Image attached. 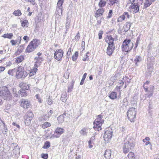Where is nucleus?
Listing matches in <instances>:
<instances>
[{"label":"nucleus","instance_id":"46","mask_svg":"<svg viewBox=\"0 0 159 159\" xmlns=\"http://www.w3.org/2000/svg\"><path fill=\"white\" fill-rule=\"evenodd\" d=\"M80 133L83 135H86L87 132H86V129H82L80 132Z\"/></svg>","mask_w":159,"mask_h":159},{"label":"nucleus","instance_id":"47","mask_svg":"<svg viewBox=\"0 0 159 159\" xmlns=\"http://www.w3.org/2000/svg\"><path fill=\"white\" fill-rule=\"evenodd\" d=\"M57 13L58 15H60V14L61 15L62 14V10L61 8L60 7H57Z\"/></svg>","mask_w":159,"mask_h":159},{"label":"nucleus","instance_id":"59","mask_svg":"<svg viewBox=\"0 0 159 159\" xmlns=\"http://www.w3.org/2000/svg\"><path fill=\"white\" fill-rule=\"evenodd\" d=\"M103 34V32L102 31H100L98 33L99 39H101L102 38V35Z\"/></svg>","mask_w":159,"mask_h":159},{"label":"nucleus","instance_id":"9","mask_svg":"<svg viewBox=\"0 0 159 159\" xmlns=\"http://www.w3.org/2000/svg\"><path fill=\"white\" fill-rule=\"evenodd\" d=\"M129 79V78L128 77H125L122 78V80H119V82L117 83V85L116 88V90H119L120 89H121L124 84V81H127L129 82L128 80V79Z\"/></svg>","mask_w":159,"mask_h":159},{"label":"nucleus","instance_id":"13","mask_svg":"<svg viewBox=\"0 0 159 159\" xmlns=\"http://www.w3.org/2000/svg\"><path fill=\"white\" fill-rule=\"evenodd\" d=\"M43 58L39 57H35L34 60H36L35 64L34 65V67L38 68L40 65L43 60Z\"/></svg>","mask_w":159,"mask_h":159},{"label":"nucleus","instance_id":"14","mask_svg":"<svg viewBox=\"0 0 159 159\" xmlns=\"http://www.w3.org/2000/svg\"><path fill=\"white\" fill-rule=\"evenodd\" d=\"M30 43L35 49L38 48L40 44V40L36 39H33Z\"/></svg>","mask_w":159,"mask_h":159},{"label":"nucleus","instance_id":"58","mask_svg":"<svg viewBox=\"0 0 159 159\" xmlns=\"http://www.w3.org/2000/svg\"><path fill=\"white\" fill-rule=\"evenodd\" d=\"M36 98L38 100V101L40 102L41 103L42 102V100L39 96V94H37L36 96Z\"/></svg>","mask_w":159,"mask_h":159},{"label":"nucleus","instance_id":"30","mask_svg":"<svg viewBox=\"0 0 159 159\" xmlns=\"http://www.w3.org/2000/svg\"><path fill=\"white\" fill-rule=\"evenodd\" d=\"M3 126L4 127L2 129H1L2 133L4 134H7L8 130L7 128V127L5 125V123H3Z\"/></svg>","mask_w":159,"mask_h":159},{"label":"nucleus","instance_id":"51","mask_svg":"<svg viewBox=\"0 0 159 159\" xmlns=\"http://www.w3.org/2000/svg\"><path fill=\"white\" fill-rule=\"evenodd\" d=\"M53 101H52V98L49 97L47 100V103L49 105H51L53 103Z\"/></svg>","mask_w":159,"mask_h":159},{"label":"nucleus","instance_id":"18","mask_svg":"<svg viewBox=\"0 0 159 159\" xmlns=\"http://www.w3.org/2000/svg\"><path fill=\"white\" fill-rule=\"evenodd\" d=\"M93 125V128L95 130L99 131L102 129L101 126L102 124L94 121Z\"/></svg>","mask_w":159,"mask_h":159},{"label":"nucleus","instance_id":"33","mask_svg":"<svg viewBox=\"0 0 159 159\" xmlns=\"http://www.w3.org/2000/svg\"><path fill=\"white\" fill-rule=\"evenodd\" d=\"M65 117L64 115H60L58 118L57 120L59 123H61L64 121Z\"/></svg>","mask_w":159,"mask_h":159},{"label":"nucleus","instance_id":"31","mask_svg":"<svg viewBox=\"0 0 159 159\" xmlns=\"http://www.w3.org/2000/svg\"><path fill=\"white\" fill-rule=\"evenodd\" d=\"M24 60V57L23 56H20L17 57L16 60V62L17 63L21 62Z\"/></svg>","mask_w":159,"mask_h":159},{"label":"nucleus","instance_id":"63","mask_svg":"<svg viewBox=\"0 0 159 159\" xmlns=\"http://www.w3.org/2000/svg\"><path fill=\"white\" fill-rule=\"evenodd\" d=\"M150 93L149 94H146L145 95H146L148 98H150V97H151L153 95V92H149Z\"/></svg>","mask_w":159,"mask_h":159},{"label":"nucleus","instance_id":"8","mask_svg":"<svg viewBox=\"0 0 159 159\" xmlns=\"http://www.w3.org/2000/svg\"><path fill=\"white\" fill-rule=\"evenodd\" d=\"M112 130L111 129H107L105 131L104 135V138L105 141H108L109 139H111L112 138Z\"/></svg>","mask_w":159,"mask_h":159},{"label":"nucleus","instance_id":"42","mask_svg":"<svg viewBox=\"0 0 159 159\" xmlns=\"http://www.w3.org/2000/svg\"><path fill=\"white\" fill-rule=\"evenodd\" d=\"M121 104L123 106V107L124 106L125 107H126L128 104V102L127 101L126 98H124L123 99V101L122 102Z\"/></svg>","mask_w":159,"mask_h":159},{"label":"nucleus","instance_id":"20","mask_svg":"<svg viewBox=\"0 0 159 159\" xmlns=\"http://www.w3.org/2000/svg\"><path fill=\"white\" fill-rule=\"evenodd\" d=\"M30 84L25 83H21L20 84V87L22 89L28 90L29 89Z\"/></svg>","mask_w":159,"mask_h":159},{"label":"nucleus","instance_id":"55","mask_svg":"<svg viewBox=\"0 0 159 159\" xmlns=\"http://www.w3.org/2000/svg\"><path fill=\"white\" fill-rule=\"evenodd\" d=\"M42 157L44 159H47L48 158V154H47L43 153L41 154Z\"/></svg>","mask_w":159,"mask_h":159},{"label":"nucleus","instance_id":"1","mask_svg":"<svg viewBox=\"0 0 159 159\" xmlns=\"http://www.w3.org/2000/svg\"><path fill=\"white\" fill-rule=\"evenodd\" d=\"M134 146V140L133 139L126 138L123 146V151L125 153L128 152L130 150L133 149Z\"/></svg>","mask_w":159,"mask_h":159},{"label":"nucleus","instance_id":"50","mask_svg":"<svg viewBox=\"0 0 159 159\" xmlns=\"http://www.w3.org/2000/svg\"><path fill=\"white\" fill-rule=\"evenodd\" d=\"M49 116H47L46 115L43 116L41 118H40V120H47L48 118H49Z\"/></svg>","mask_w":159,"mask_h":159},{"label":"nucleus","instance_id":"45","mask_svg":"<svg viewBox=\"0 0 159 159\" xmlns=\"http://www.w3.org/2000/svg\"><path fill=\"white\" fill-rule=\"evenodd\" d=\"M125 18V16L124 14H123V15L120 16V17L118 19V21L121 22L123 20H124Z\"/></svg>","mask_w":159,"mask_h":159},{"label":"nucleus","instance_id":"56","mask_svg":"<svg viewBox=\"0 0 159 159\" xmlns=\"http://www.w3.org/2000/svg\"><path fill=\"white\" fill-rule=\"evenodd\" d=\"M25 48L24 45H21L18 49L19 52H22Z\"/></svg>","mask_w":159,"mask_h":159},{"label":"nucleus","instance_id":"39","mask_svg":"<svg viewBox=\"0 0 159 159\" xmlns=\"http://www.w3.org/2000/svg\"><path fill=\"white\" fill-rule=\"evenodd\" d=\"M141 60L140 57L137 56L134 60V61L135 62L136 65L138 66V65L137 63L140 62Z\"/></svg>","mask_w":159,"mask_h":159},{"label":"nucleus","instance_id":"52","mask_svg":"<svg viewBox=\"0 0 159 159\" xmlns=\"http://www.w3.org/2000/svg\"><path fill=\"white\" fill-rule=\"evenodd\" d=\"M21 39V37L19 36L17 37L16 40V41L17 44H19L20 43Z\"/></svg>","mask_w":159,"mask_h":159},{"label":"nucleus","instance_id":"12","mask_svg":"<svg viewBox=\"0 0 159 159\" xmlns=\"http://www.w3.org/2000/svg\"><path fill=\"white\" fill-rule=\"evenodd\" d=\"M30 105V102L27 100L24 99L21 101V106L24 109H27L29 107Z\"/></svg>","mask_w":159,"mask_h":159},{"label":"nucleus","instance_id":"15","mask_svg":"<svg viewBox=\"0 0 159 159\" xmlns=\"http://www.w3.org/2000/svg\"><path fill=\"white\" fill-rule=\"evenodd\" d=\"M114 39L110 35L108 37L107 39L106 40V42L108 44V46H115L114 44Z\"/></svg>","mask_w":159,"mask_h":159},{"label":"nucleus","instance_id":"64","mask_svg":"<svg viewBox=\"0 0 159 159\" xmlns=\"http://www.w3.org/2000/svg\"><path fill=\"white\" fill-rule=\"evenodd\" d=\"M124 14L125 16V17H126L128 19H129L130 18V16L129 15V13L128 12H125L124 13Z\"/></svg>","mask_w":159,"mask_h":159},{"label":"nucleus","instance_id":"35","mask_svg":"<svg viewBox=\"0 0 159 159\" xmlns=\"http://www.w3.org/2000/svg\"><path fill=\"white\" fill-rule=\"evenodd\" d=\"M128 157L129 159H135L134 153L132 152H130L128 154Z\"/></svg>","mask_w":159,"mask_h":159},{"label":"nucleus","instance_id":"61","mask_svg":"<svg viewBox=\"0 0 159 159\" xmlns=\"http://www.w3.org/2000/svg\"><path fill=\"white\" fill-rule=\"evenodd\" d=\"M80 38L79 33L78 32L75 37V39L76 40L78 41Z\"/></svg>","mask_w":159,"mask_h":159},{"label":"nucleus","instance_id":"24","mask_svg":"<svg viewBox=\"0 0 159 159\" xmlns=\"http://www.w3.org/2000/svg\"><path fill=\"white\" fill-rule=\"evenodd\" d=\"M102 115H98V118L95 120L94 121L102 124L104 122V120L102 119Z\"/></svg>","mask_w":159,"mask_h":159},{"label":"nucleus","instance_id":"34","mask_svg":"<svg viewBox=\"0 0 159 159\" xmlns=\"http://www.w3.org/2000/svg\"><path fill=\"white\" fill-rule=\"evenodd\" d=\"M16 69H14L12 70H10L8 71V74L10 75H13L14 73H16Z\"/></svg>","mask_w":159,"mask_h":159},{"label":"nucleus","instance_id":"10","mask_svg":"<svg viewBox=\"0 0 159 159\" xmlns=\"http://www.w3.org/2000/svg\"><path fill=\"white\" fill-rule=\"evenodd\" d=\"M139 5L138 3H134L130 6L129 8L130 9L133 10L134 13H136L139 11Z\"/></svg>","mask_w":159,"mask_h":159},{"label":"nucleus","instance_id":"11","mask_svg":"<svg viewBox=\"0 0 159 159\" xmlns=\"http://www.w3.org/2000/svg\"><path fill=\"white\" fill-rule=\"evenodd\" d=\"M64 130V129L62 128L57 127L55 130V131L57 134L56 135H54V136L56 138L59 137L63 133Z\"/></svg>","mask_w":159,"mask_h":159},{"label":"nucleus","instance_id":"36","mask_svg":"<svg viewBox=\"0 0 159 159\" xmlns=\"http://www.w3.org/2000/svg\"><path fill=\"white\" fill-rule=\"evenodd\" d=\"M50 146V143L48 141H46L43 147V148L44 149H47Z\"/></svg>","mask_w":159,"mask_h":159},{"label":"nucleus","instance_id":"57","mask_svg":"<svg viewBox=\"0 0 159 159\" xmlns=\"http://www.w3.org/2000/svg\"><path fill=\"white\" fill-rule=\"evenodd\" d=\"M73 84H72L71 85L69 86L68 87V92H71L72 91L73 88Z\"/></svg>","mask_w":159,"mask_h":159},{"label":"nucleus","instance_id":"32","mask_svg":"<svg viewBox=\"0 0 159 159\" xmlns=\"http://www.w3.org/2000/svg\"><path fill=\"white\" fill-rule=\"evenodd\" d=\"M34 68L33 69L31 70V72H30L29 74V76H31L33 75H34L36 73V72L38 70L37 68L34 67Z\"/></svg>","mask_w":159,"mask_h":159},{"label":"nucleus","instance_id":"3","mask_svg":"<svg viewBox=\"0 0 159 159\" xmlns=\"http://www.w3.org/2000/svg\"><path fill=\"white\" fill-rule=\"evenodd\" d=\"M134 43L131 40L126 39L123 42L121 48L123 51L128 52L132 49Z\"/></svg>","mask_w":159,"mask_h":159},{"label":"nucleus","instance_id":"44","mask_svg":"<svg viewBox=\"0 0 159 159\" xmlns=\"http://www.w3.org/2000/svg\"><path fill=\"white\" fill-rule=\"evenodd\" d=\"M109 4L110 5H112L115 3H116L118 2L117 0H109Z\"/></svg>","mask_w":159,"mask_h":159},{"label":"nucleus","instance_id":"43","mask_svg":"<svg viewBox=\"0 0 159 159\" xmlns=\"http://www.w3.org/2000/svg\"><path fill=\"white\" fill-rule=\"evenodd\" d=\"M64 2V0H58L57 4V7L61 8Z\"/></svg>","mask_w":159,"mask_h":159},{"label":"nucleus","instance_id":"53","mask_svg":"<svg viewBox=\"0 0 159 159\" xmlns=\"http://www.w3.org/2000/svg\"><path fill=\"white\" fill-rule=\"evenodd\" d=\"M28 21L27 20H25L23 21L21 23V25L22 26H25L26 25H27L28 23Z\"/></svg>","mask_w":159,"mask_h":159},{"label":"nucleus","instance_id":"17","mask_svg":"<svg viewBox=\"0 0 159 159\" xmlns=\"http://www.w3.org/2000/svg\"><path fill=\"white\" fill-rule=\"evenodd\" d=\"M35 49H36L33 46V45L30 42L27 47L25 50L27 52L30 53L34 51Z\"/></svg>","mask_w":159,"mask_h":159},{"label":"nucleus","instance_id":"62","mask_svg":"<svg viewBox=\"0 0 159 159\" xmlns=\"http://www.w3.org/2000/svg\"><path fill=\"white\" fill-rule=\"evenodd\" d=\"M112 11L111 10L109 11V12L107 17L108 18H111L112 16Z\"/></svg>","mask_w":159,"mask_h":159},{"label":"nucleus","instance_id":"5","mask_svg":"<svg viewBox=\"0 0 159 159\" xmlns=\"http://www.w3.org/2000/svg\"><path fill=\"white\" fill-rule=\"evenodd\" d=\"M25 72H24L23 68L22 67H19L17 70L16 69V77L17 79H24L27 75L26 73L25 74Z\"/></svg>","mask_w":159,"mask_h":159},{"label":"nucleus","instance_id":"25","mask_svg":"<svg viewBox=\"0 0 159 159\" xmlns=\"http://www.w3.org/2000/svg\"><path fill=\"white\" fill-rule=\"evenodd\" d=\"M67 21L65 25V27L66 29L65 34H66L69 30V29L70 25V22L68 20V17L66 18Z\"/></svg>","mask_w":159,"mask_h":159},{"label":"nucleus","instance_id":"6","mask_svg":"<svg viewBox=\"0 0 159 159\" xmlns=\"http://www.w3.org/2000/svg\"><path fill=\"white\" fill-rule=\"evenodd\" d=\"M34 115L31 111H29L26 113L24 117L25 123L27 126L30 125L31 124V121L34 117Z\"/></svg>","mask_w":159,"mask_h":159},{"label":"nucleus","instance_id":"41","mask_svg":"<svg viewBox=\"0 0 159 159\" xmlns=\"http://www.w3.org/2000/svg\"><path fill=\"white\" fill-rule=\"evenodd\" d=\"M140 39V36H139L137 38L135 44V47L134 48V49H135L137 47L138 44L139 43V41Z\"/></svg>","mask_w":159,"mask_h":159},{"label":"nucleus","instance_id":"19","mask_svg":"<svg viewBox=\"0 0 159 159\" xmlns=\"http://www.w3.org/2000/svg\"><path fill=\"white\" fill-rule=\"evenodd\" d=\"M104 12V9L103 8L99 9L96 11L95 15V17L96 18H98L102 16Z\"/></svg>","mask_w":159,"mask_h":159},{"label":"nucleus","instance_id":"23","mask_svg":"<svg viewBox=\"0 0 159 159\" xmlns=\"http://www.w3.org/2000/svg\"><path fill=\"white\" fill-rule=\"evenodd\" d=\"M132 23L130 22H127L125 26H124L122 30H123V32L126 33L129 30L131 27Z\"/></svg>","mask_w":159,"mask_h":159},{"label":"nucleus","instance_id":"60","mask_svg":"<svg viewBox=\"0 0 159 159\" xmlns=\"http://www.w3.org/2000/svg\"><path fill=\"white\" fill-rule=\"evenodd\" d=\"M23 39L25 41V42L27 43L28 42L29 37L27 36H25L23 37Z\"/></svg>","mask_w":159,"mask_h":159},{"label":"nucleus","instance_id":"16","mask_svg":"<svg viewBox=\"0 0 159 159\" xmlns=\"http://www.w3.org/2000/svg\"><path fill=\"white\" fill-rule=\"evenodd\" d=\"M115 48V46H108L107 48V54L109 56L111 55Z\"/></svg>","mask_w":159,"mask_h":159},{"label":"nucleus","instance_id":"26","mask_svg":"<svg viewBox=\"0 0 159 159\" xmlns=\"http://www.w3.org/2000/svg\"><path fill=\"white\" fill-rule=\"evenodd\" d=\"M19 94L21 97L25 96L27 95L26 91L24 89H21L18 92Z\"/></svg>","mask_w":159,"mask_h":159},{"label":"nucleus","instance_id":"54","mask_svg":"<svg viewBox=\"0 0 159 159\" xmlns=\"http://www.w3.org/2000/svg\"><path fill=\"white\" fill-rule=\"evenodd\" d=\"M102 65H101L99 66V70H98V72H99V74H100L102 73Z\"/></svg>","mask_w":159,"mask_h":159},{"label":"nucleus","instance_id":"21","mask_svg":"<svg viewBox=\"0 0 159 159\" xmlns=\"http://www.w3.org/2000/svg\"><path fill=\"white\" fill-rule=\"evenodd\" d=\"M111 151L110 150H106L104 154V159H109L111 157Z\"/></svg>","mask_w":159,"mask_h":159},{"label":"nucleus","instance_id":"37","mask_svg":"<svg viewBox=\"0 0 159 159\" xmlns=\"http://www.w3.org/2000/svg\"><path fill=\"white\" fill-rule=\"evenodd\" d=\"M78 56V52L76 51L75 52L74 55L72 57V60L73 61H75L77 58Z\"/></svg>","mask_w":159,"mask_h":159},{"label":"nucleus","instance_id":"29","mask_svg":"<svg viewBox=\"0 0 159 159\" xmlns=\"http://www.w3.org/2000/svg\"><path fill=\"white\" fill-rule=\"evenodd\" d=\"M106 2L104 0H100L98 3V6L100 7H104L106 5Z\"/></svg>","mask_w":159,"mask_h":159},{"label":"nucleus","instance_id":"7","mask_svg":"<svg viewBox=\"0 0 159 159\" xmlns=\"http://www.w3.org/2000/svg\"><path fill=\"white\" fill-rule=\"evenodd\" d=\"M64 52L61 49H57L54 53V58L58 61H61L63 56Z\"/></svg>","mask_w":159,"mask_h":159},{"label":"nucleus","instance_id":"22","mask_svg":"<svg viewBox=\"0 0 159 159\" xmlns=\"http://www.w3.org/2000/svg\"><path fill=\"white\" fill-rule=\"evenodd\" d=\"M154 1L153 0H145L143 8L144 9L149 7Z\"/></svg>","mask_w":159,"mask_h":159},{"label":"nucleus","instance_id":"49","mask_svg":"<svg viewBox=\"0 0 159 159\" xmlns=\"http://www.w3.org/2000/svg\"><path fill=\"white\" fill-rule=\"evenodd\" d=\"M145 143V146L148 145L149 147L151 149H152V145L150 142L149 141H146V142H143Z\"/></svg>","mask_w":159,"mask_h":159},{"label":"nucleus","instance_id":"28","mask_svg":"<svg viewBox=\"0 0 159 159\" xmlns=\"http://www.w3.org/2000/svg\"><path fill=\"white\" fill-rule=\"evenodd\" d=\"M117 95L116 92H112L109 95V97L111 99H114L117 98Z\"/></svg>","mask_w":159,"mask_h":159},{"label":"nucleus","instance_id":"2","mask_svg":"<svg viewBox=\"0 0 159 159\" xmlns=\"http://www.w3.org/2000/svg\"><path fill=\"white\" fill-rule=\"evenodd\" d=\"M0 96L2 97L5 100H10L12 98L10 91L6 86L0 88Z\"/></svg>","mask_w":159,"mask_h":159},{"label":"nucleus","instance_id":"40","mask_svg":"<svg viewBox=\"0 0 159 159\" xmlns=\"http://www.w3.org/2000/svg\"><path fill=\"white\" fill-rule=\"evenodd\" d=\"M13 14L16 16H19L22 14L20 11L19 10L14 11Z\"/></svg>","mask_w":159,"mask_h":159},{"label":"nucleus","instance_id":"27","mask_svg":"<svg viewBox=\"0 0 159 159\" xmlns=\"http://www.w3.org/2000/svg\"><path fill=\"white\" fill-rule=\"evenodd\" d=\"M13 36V34L12 33H7L4 34L2 36V37L4 38H7L9 39H11L12 38Z\"/></svg>","mask_w":159,"mask_h":159},{"label":"nucleus","instance_id":"4","mask_svg":"<svg viewBox=\"0 0 159 159\" xmlns=\"http://www.w3.org/2000/svg\"><path fill=\"white\" fill-rule=\"evenodd\" d=\"M136 114L135 108L133 107L130 108L127 112L128 119L131 122H134L136 118Z\"/></svg>","mask_w":159,"mask_h":159},{"label":"nucleus","instance_id":"48","mask_svg":"<svg viewBox=\"0 0 159 159\" xmlns=\"http://www.w3.org/2000/svg\"><path fill=\"white\" fill-rule=\"evenodd\" d=\"M89 54V52H87L86 54V55L85 57H84L83 58V61H86V60H88L89 59V56L88 55Z\"/></svg>","mask_w":159,"mask_h":159},{"label":"nucleus","instance_id":"38","mask_svg":"<svg viewBox=\"0 0 159 159\" xmlns=\"http://www.w3.org/2000/svg\"><path fill=\"white\" fill-rule=\"evenodd\" d=\"M51 125V124L50 123L45 122L42 125V127L43 129H45L47 127L50 126Z\"/></svg>","mask_w":159,"mask_h":159}]
</instances>
